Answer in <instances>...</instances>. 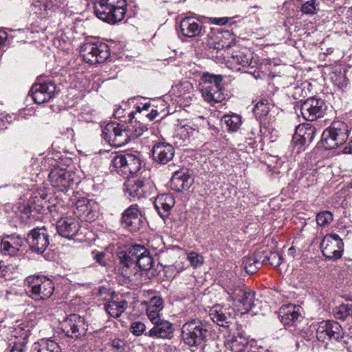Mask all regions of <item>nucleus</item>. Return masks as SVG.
Wrapping results in <instances>:
<instances>
[{
	"instance_id": "53",
	"label": "nucleus",
	"mask_w": 352,
	"mask_h": 352,
	"mask_svg": "<svg viewBox=\"0 0 352 352\" xmlns=\"http://www.w3.org/2000/svg\"><path fill=\"white\" fill-rule=\"evenodd\" d=\"M94 260L102 266L106 265L104 261V254L102 252L98 253L94 256Z\"/></svg>"
},
{
	"instance_id": "2",
	"label": "nucleus",
	"mask_w": 352,
	"mask_h": 352,
	"mask_svg": "<svg viewBox=\"0 0 352 352\" xmlns=\"http://www.w3.org/2000/svg\"><path fill=\"white\" fill-rule=\"evenodd\" d=\"M126 6V0H95L93 8L97 18L115 24L124 18Z\"/></svg>"
},
{
	"instance_id": "51",
	"label": "nucleus",
	"mask_w": 352,
	"mask_h": 352,
	"mask_svg": "<svg viewBox=\"0 0 352 352\" xmlns=\"http://www.w3.org/2000/svg\"><path fill=\"white\" fill-rule=\"evenodd\" d=\"M25 342L21 341L15 343L10 350V352H25Z\"/></svg>"
},
{
	"instance_id": "48",
	"label": "nucleus",
	"mask_w": 352,
	"mask_h": 352,
	"mask_svg": "<svg viewBox=\"0 0 352 352\" xmlns=\"http://www.w3.org/2000/svg\"><path fill=\"white\" fill-rule=\"evenodd\" d=\"M145 329H146L145 324L143 322H140V321L133 322L131 324V327H130L131 332L136 336H139L142 335L143 333V332L145 331Z\"/></svg>"
},
{
	"instance_id": "49",
	"label": "nucleus",
	"mask_w": 352,
	"mask_h": 352,
	"mask_svg": "<svg viewBox=\"0 0 352 352\" xmlns=\"http://www.w3.org/2000/svg\"><path fill=\"white\" fill-rule=\"evenodd\" d=\"M184 129L189 136L193 135L195 133H201L203 130L201 125H199L197 123L186 124L184 126Z\"/></svg>"
},
{
	"instance_id": "20",
	"label": "nucleus",
	"mask_w": 352,
	"mask_h": 352,
	"mask_svg": "<svg viewBox=\"0 0 352 352\" xmlns=\"http://www.w3.org/2000/svg\"><path fill=\"white\" fill-rule=\"evenodd\" d=\"M56 85L52 82L35 84L31 89V96L37 104L48 102L54 96Z\"/></svg>"
},
{
	"instance_id": "60",
	"label": "nucleus",
	"mask_w": 352,
	"mask_h": 352,
	"mask_svg": "<svg viewBox=\"0 0 352 352\" xmlns=\"http://www.w3.org/2000/svg\"><path fill=\"white\" fill-rule=\"evenodd\" d=\"M347 15H348L349 17H351L352 18V8H351L349 10H348Z\"/></svg>"
},
{
	"instance_id": "23",
	"label": "nucleus",
	"mask_w": 352,
	"mask_h": 352,
	"mask_svg": "<svg viewBox=\"0 0 352 352\" xmlns=\"http://www.w3.org/2000/svg\"><path fill=\"white\" fill-rule=\"evenodd\" d=\"M95 204L87 199H78L76 203L74 213L75 215L85 221H92L95 219Z\"/></svg>"
},
{
	"instance_id": "42",
	"label": "nucleus",
	"mask_w": 352,
	"mask_h": 352,
	"mask_svg": "<svg viewBox=\"0 0 352 352\" xmlns=\"http://www.w3.org/2000/svg\"><path fill=\"white\" fill-rule=\"evenodd\" d=\"M127 126H130V132L132 135V139L139 138L148 129L147 126L143 124L141 122H135L133 125H127Z\"/></svg>"
},
{
	"instance_id": "30",
	"label": "nucleus",
	"mask_w": 352,
	"mask_h": 352,
	"mask_svg": "<svg viewBox=\"0 0 352 352\" xmlns=\"http://www.w3.org/2000/svg\"><path fill=\"white\" fill-rule=\"evenodd\" d=\"M146 314L151 322L161 318L160 313L163 309V300L160 296L151 297L146 302Z\"/></svg>"
},
{
	"instance_id": "34",
	"label": "nucleus",
	"mask_w": 352,
	"mask_h": 352,
	"mask_svg": "<svg viewBox=\"0 0 352 352\" xmlns=\"http://www.w3.org/2000/svg\"><path fill=\"white\" fill-rule=\"evenodd\" d=\"M131 134L130 132V126L120 124L117 129V134L116 135L113 145L115 147H121L126 144L131 139Z\"/></svg>"
},
{
	"instance_id": "7",
	"label": "nucleus",
	"mask_w": 352,
	"mask_h": 352,
	"mask_svg": "<svg viewBox=\"0 0 352 352\" xmlns=\"http://www.w3.org/2000/svg\"><path fill=\"white\" fill-rule=\"evenodd\" d=\"M110 168L111 172L129 178L140 170L141 162L138 155L132 153L118 155L112 160Z\"/></svg>"
},
{
	"instance_id": "52",
	"label": "nucleus",
	"mask_w": 352,
	"mask_h": 352,
	"mask_svg": "<svg viewBox=\"0 0 352 352\" xmlns=\"http://www.w3.org/2000/svg\"><path fill=\"white\" fill-rule=\"evenodd\" d=\"M124 343L120 340H114L112 342V347L118 351H122L124 350Z\"/></svg>"
},
{
	"instance_id": "24",
	"label": "nucleus",
	"mask_w": 352,
	"mask_h": 352,
	"mask_svg": "<svg viewBox=\"0 0 352 352\" xmlns=\"http://www.w3.org/2000/svg\"><path fill=\"white\" fill-rule=\"evenodd\" d=\"M56 229L60 236L67 239H72L78 234L80 224L75 219H61L57 222Z\"/></svg>"
},
{
	"instance_id": "1",
	"label": "nucleus",
	"mask_w": 352,
	"mask_h": 352,
	"mask_svg": "<svg viewBox=\"0 0 352 352\" xmlns=\"http://www.w3.org/2000/svg\"><path fill=\"white\" fill-rule=\"evenodd\" d=\"M122 274L124 277L130 278L135 274L136 267L143 270H148L153 266V258L149 251L142 245L131 246L123 256H120Z\"/></svg>"
},
{
	"instance_id": "35",
	"label": "nucleus",
	"mask_w": 352,
	"mask_h": 352,
	"mask_svg": "<svg viewBox=\"0 0 352 352\" xmlns=\"http://www.w3.org/2000/svg\"><path fill=\"white\" fill-rule=\"evenodd\" d=\"M128 307V302L122 300L120 302L109 301L104 305L107 312L113 318H118Z\"/></svg>"
},
{
	"instance_id": "36",
	"label": "nucleus",
	"mask_w": 352,
	"mask_h": 352,
	"mask_svg": "<svg viewBox=\"0 0 352 352\" xmlns=\"http://www.w3.org/2000/svg\"><path fill=\"white\" fill-rule=\"evenodd\" d=\"M31 352H60L58 344L52 340H41L33 344Z\"/></svg>"
},
{
	"instance_id": "27",
	"label": "nucleus",
	"mask_w": 352,
	"mask_h": 352,
	"mask_svg": "<svg viewBox=\"0 0 352 352\" xmlns=\"http://www.w3.org/2000/svg\"><path fill=\"white\" fill-rule=\"evenodd\" d=\"M23 243L19 235L11 234L4 236L0 243V250L6 255H14Z\"/></svg>"
},
{
	"instance_id": "33",
	"label": "nucleus",
	"mask_w": 352,
	"mask_h": 352,
	"mask_svg": "<svg viewBox=\"0 0 352 352\" xmlns=\"http://www.w3.org/2000/svg\"><path fill=\"white\" fill-rule=\"evenodd\" d=\"M248 344V339L242 333L233 336L227 342L226 346L232 352H243Z\"/></svg>"
},
{
	"instance_id": "9",
	"label": "nucleus",
	"mask_w": 352,
	"mask_h": 352,
	"mask_svg": "<svg viewBox=\"0 0 352 352\" xmlns=\"http://www.w3.org/2000/svg\"><path fill=\"white\" fill-rule=\"evenodd\" d=\"M83 60L91 65L104 62L110 55V49L104 43H87L80 48Z\"/></svg>"
},
{
	"instance_id": "12",
	"label": "nucleus",
	"mask_w": 352,
	"mask_h": 352,
	"mask_svg": "<svg viewBox=\"0 0 352 352\" xmlns=\"http://www.w3.org/2000/svg\"><path fill=\"white\" fill-rule=\"evenodd\" d=\"M344 243L336 233L327 234L320 243L322 254L329 259L336 260L342 256Z\"/></svg>"
},
{
	"instance_id": "39",
	"label": "nucleus",
	"mask_w": 352,
	"mask_h": 352,
	"mask_svg": "<svg viewBox=\"0 0 352 352\" xmlns=\"http://www.w3.org/2000/svg\"><path fill=\"white\" fill-rule=\"evenodd\" d=\"M215 35L216 36L214 43L210 44L211 45H212V47L214 49H216L217 50H222L230 46V41L223 40V38H226L227 36L231 35L229 31L218 32Z\"/></svg>"
},
{
	"instance_id": "14",
	"label": "nucleus",
	"mask_w": 352,
	"mask_h": 352,
	"mask_svg": "<svg viewBox=\"0 0 352 352\" xmlns=\"http://www.w3.org/2000/svg\"><path fill=\"white\" fill-rule=\"evenodd\" d=\"M327 110L324 101L320 98H309L301 104L300 112L306 120L314 121L322 117Z\"/></svg>"
},
{
	"instance_id": "15",
	"label": "nucleus",
	"mask_w": 352,
	"mask_h": 352,
	"mask_svg": "<svg viewBox=\"0 0 352 352\" xmlns=\"http://www.w3.org/2000/svg\"><path fill=\"white\" fill-rule=\"evenodd\" d=\"M49 237V233L45 227H38L28 233L26 241L30 250L37 254H42L50 244Z\"/></svg>"
},
{
	"instance_id": "5",
	"label": "nucleus",
	"mask_w": 352,
	"mask_h": 352,
	"mask_svg": "<svg viewBox=\"0 0 352 352\" xmlns=\"http://www.w3.org/2000/svg\"><path fill=\"white\" fill-rule=\"evenodd\" d=\"M27 293L35 300L50 298L54 291L52 280L44 276H31L25 279Z\"/></svg>"
},
{
	"instance_id": "47",
	"label": "nucleus",
	"mask_w": 352,
	"mask_h": 352,
	"mask_svg": "<svg viewBox=\"0 0 352 352\" xmlns=\"http://www.w3.org/2000/svg\"><path fill=\"white\" fill-rule=\"evenodd\" d=\"M351 313V308L347 305H342L338 307L335 313L338 319L345 320Z\"/></svg>"
},
{
	"instance_id": "31",
	"label": "nucleus",
	"mask_w": 352,
	"mask_h": 352,
	"mask_svg": "<svg viewBox=\"0 0 352 352\" xmlns=\"http://www.w3.org/2000/svg\"><path fill=\"white\" fill-rule=\"evenodd\" d=\"M252 56L250 54H247L243 50L233 51L228 62L235 67L236 70H240L241 67H245L251 64Z\"/></svg>"
},
{
	"instance_id": "32",
	"label": "nucleus",
	"mask_w": 352,
	"mask_h": 352,
	"mask_svg": "<svg viewBox=\"0 0 352 352\" xmlns=\"http://www.w3.org/2000/svg\"><path fill=\"white\" fill-rule=\"evenodd\" d=\"M209 315L213 322L217 323L219 326L223 327H229V324L230 323V319L232 317V314L230 312H226L225 308L219 306H214L210 309Z\"/></svg>"
},
{
	"instance_id": "55",
	"label": "nucleus",
	"mask_w": 352,
	"mask_h": 352,
	"mask_svg": "<svg viewBox=\"0 0 352 352\" xmlns=\"http://www.w3.org/2000/svg\"><path fill=\"white\" fill-rule=\"evenodd\" d=\"M157 115H158V112H157V110H154V109H153V110L151 111V113H148V114L146 115V117H147L150 120H154V119L157 117Z\"/></svg>"
},
{
	"instance_id": "21",
	"label": "nucleus",
	"mask_w": 352,
	"mask_h": 352,
	"mask_svg": "<svg viewBox=\"0 0 352 352\" xmlns=\"http://www.w3.org/2000/svg\"><path fill=\"white\" fill-rule=\"evenodd\" d=\"M175 155L174 147L164 142L155 143L152 148V158L159 164H166L171 161Z\"/></svg>"
},
{
	"instance_id": "6",
	"label": "nucleus",
	"mask_w": 352,
	"mask_h": 352,
	"mask_svg": "<svg viewBox=\"0 0 352 352\" xmlns=\"http://www.w3.org/2000/svg\"><path fill=\"white\" fill-rule=\"evenodd\" d=\"M201 87L202 96L208 103L213 104L221 102L225 99L224 89L221 82V75H213L208 73L203 74Z\"/></svg>"
},
{
	"instance_id": "41",
	"label": "nucleus",
	"mask_w": 352,
	"mask_h": 352,
	"mask_svg": "<svg viewBox=\"0 0 352 352\" xmlns=\"http://www.w3.org/2000/svg\"><path fill=\"white\" fill-rule=\"evenodd\" d=\"M12 335L16 338H20L25 342L30 335V328L24 324H20L15 327L12 331Z\"/></svg>"
},
{
	"instance_id": "28",
	"label": "nucleus",
	"mask_w": 352,
	"mask_h": 352,
	"mask_svg": "<svg viewBox=\"0 0 352 352\" xmlns=\"http://www.w3.org/2000/svg\"><path fill=\"white\" fill-rule=\"evenodd\" d=\"M316 129L307 125H299L296 130V133L293 137L292 142L296 145L302 146L309 144L312 142L315 137Z\"/></svg>"
},
{
	"instance_id": "54",
	"label": "nucleus",
	"mask_w": 352,
	"mask_h": 352,
	"mask_svg": "<svg viewBox=\"0 0 352 352\" xmlns=\"http://www.w3.org/2000/svg\"><path fill=\"white\" fill-rule=\"evenodd\" d=\"M7 273V267L0 263V278L6 277Z\"/></svg>"
},
{
	"instance_id": "40",
	"label": "nucleus",
	"mask_w": 352,
	"mask_h": 352,
	"mask_svg": "<svg viewBox=\"0 0 352 352\" xmlns=\"http://www.w3.org/2000/svg\"><path fill=\"white\" fill-rule=\"evenodd\" d=\"M333 220V214L328 210L318 212L316 217V221L318 226L324 227L329 225Z\"/></svg>"
},
{
	"instance_id": "17",
	"label": "nucleus",
	"mask_w": 352,
	"mask_h": 352,
	"mask_svg": "<svg viewBox=\"0 0 352 352\" xmlns=\"http://www.w3.org/2000/svg\"><path fill=\"white\" fill-rule=\"evenodd\" d=\"M179 26L183 40L201 36L204 33L203 23L195 17L186 16L182 19Z\"/></svg>"
},
{
	"instance_id": "44",
	"label": "nucleus",
	"mask_w": 352,
	"mask_h": 352,
	"mask_svg": "<svg viewBox=\"0 0 352 352\" xmlns=\"http://www.w3.org/2000/svg\"><path fill=\"white\" fill-rule=\"evenodd\" d=\"M319 10V5L316 0H309L301 7V11L305 14H314Z\"/></svg>"
},
{
	"instance_id": "50",
	"label": "nucleus",
	"mask_w": 352,
	"mask_h": 352,
	"mask_svg": "<svg viewBox=\"0 0 352 352\" xmlns=\"http://www.w3.org/2000/svg\"><path fill=\"white\" fill-rule=\"evenodd\" d=\"M230 19H231L228 17H211L209 19V22L217 25H223L226 24Z\"/></svg>"
},
{
	"instance_id": "8",
	"label": "nucleus",
	"mask_w": 352,
	"mask_h": 352,
	"mask_svg": "<svg viewBox=\"0 0 352 352\" xmlns=\"http://www.w3.org/2000/svg\"><path fill=\"white\" fill-rule=\"evenodd\" d=\"M227 292L232 301V305L241 314H245L253 307L254 292L250 289L241 286H232L229 287Z\"/></svg>"
},
{
	"instance_id": "18",
	"label": "nucleus",
	"mask_w": 352,
	"mask_h": 352,
	"mask_svg": "<svg viewBox=\"0 0 352 352\" xmlns=\"http://www.w3.org/2000/svg\"><path fill=\"white\" fill-rule=\"evenodd\" d=\"M152 323L153 327L145 333V336L163 340H170L173 338L175 329L173 323L163 318Z\"/></svg>"
},
{
	"instance_id": "3",
	"label": "nucleus",
	"mask_w": 352,
	"mask_h": 352,
	"mask_svg": "<svg viewBox=\"0 0 352 352\" xmlns=\"http://www.w3.org/2000/svg\"><path fill=\"white\" fill-rule=\"evenodd\" d=\"M210 324L197 319L185 322L182 327L181 337L185 344L197 346L206 341L210 336Z\"/></svg>"
},
{
	"instance_id": "59",
	"label": "nucleus",
	"mask_w": 352,
	"mask_h": 352,
	"mask_svg": "<svg viewBox=\"0 0 352 352\" xmlns=\"http://www.w3.org/2000/svg\"><path fill=\"white\" fill-rule=\"evenodd\" d=\"M4 125H5L4 122L1 119H0V129H3L4 127Z\"/></svg>"
},
{
	"instance_id": "46",
	"label": "nucleus",
	"mask_w": 352,
	"mask_h": 352,
	"mask_svg": "<svg viewBox=\"0 0 352 352\" xmlns=\"http://www.w3.org/2000/svg\"><path fill=\"white\" fill-rule=\"evenodd\" d=\"M265 256L266 262L268 261L272 266L278 267L280 265L282 258L278 252H271L269 254L265 253Z\"/></svg>"
},
{
	"instance_id": "57",
	"label": "nucleus",
	"mask_w": 352,
	"mask_h": 352,
	"mask_svg": "<svg viewBox=\"0 0 352 352\" xmlns=\"http://www.w3.org/2000/svg\"><path fill=\"white\" fill-rule=\"evenodd\" d=\"M296 251V248L294 246H292L288 250V254L294 257Z\"/></svg>"
},
{
	"instance_id": "25",
	"label": "nucleus",
	"mask_w": 352,
	"mask_h": 352,
	"mask_svg": "<svg viewBox=\"0 0 352 352\" xmlns=\"http://www.w3.org/2000/svg\"><path fill=\"white\" fill-rule=\"evenodd\" d=\"M175 204V197L171 194L160 195L154 201L155 208L162 219H166L169 216Z\"/></svg>"
},
{
	"instance_id": "11",
	"label": "nucleus",
	"mask_w": 352,
	"mask_h": 352,
	"mask_svg": "<svg viewBox=\"0 0 352 352\" xmlns=\"http://www.w3.org/2000/svg\"><path fill=\"white\" fill-rule=\"evenodd\" d=\"M87 327L84 318L72 314L61 322V330L65 336L74 340H80L87 333Z\"/></svg>"
},
{
	"instance_id": "19",
	"label": "nucleus",
	"mask_w": 352,
	"mask_h": 352,
	"mask_svg": "<svg viewBox=\"0 0 352 352\" xmlns=\"http://www.w3.org/2000/svg\"><path fill=\"white\" fill-rule=\"evenodd\" d=\"M279 317L285 326H297L303 320L301 308L292 304L285 305L279 309Z\"/></svg>"
},
{
	"instance_id": "61",
	"label": "nucleus",
	"mask_w": 352,
	"mask_h": 352,
	"mask_svg": "<svg viewBox=\"0 0 352 352\" xmlns=\"http://www.w3.org/2000/svg\"><path fill=\"white\" fill-rule=\"evenodd\" d=\"M349 152L352 153V140L349 143Z\"/></svg>"
},
{
	"instance_id": "45",
	"label": "nucleus",
	"mask_w": 352,
	"mask_h": 352,
	"mask_svg": "<svg viewBox=\"0 0 352 352\" xmlns=\"http://www.w3.org/2000/svg\"><path fill=\"white\" fill-rule=\"evenodd\" d=\"M270 111V105L267 100H261L258 102L255 107L254 112L256 114L261 116H266Z\"/></svg>"
},
{
	"instance_id": "29",
	"label": "nucleus",
	"mask_w": 352,
	"mask_h": 352,
	"mask_svg": "<svg viewBox=\"0 0 352 352\" xmlns=\"http://www.w3.org/2000/svg\"><path fill=\"white\" fill-rule=\"evenodd\" d=\"M147 186L140 179H130L125 182V191L132 197L140 198L146 193Z\"/></svg>"
},
{
	"instance_id": "58",
	"label": "nucleus",
	"mask_w": 352,
	"mask_h": 352,
	"mask_svg": "<svg viewBox=\"0 0 352 352\" xmlns=\"http://www.w3.org/2000/svg\"><path fill=\"white\" fill-rule=\"evenodd\" d=\"M150 107H151L150 103L146 102V103L143 104L142 109L143 110H148Z\"/></svg>"
},
{
	"instance_id": "4",
	"label": "nucleus",
	"mask_w": 352,
	"mask_h": 352,
	"mask_svg": "<svg viewBox=\"0 0 352 352\" xmlns=\"http://www.w3.org/2000/svg\"><path fill=\"white\" fill-rule=\"evenodd\" d=\"M349 127L342 121L336 120L326 129L322 136L323 146L326 149H334L345 143L349 135Z\"/></svg>"
},
{
	"instance_id": "22",
	"label": "nucleus",
	"mask_w": 352,
	"mask_h": 352,
	"mask_svg": "<svg viewBox=\"0 0 352 352\" xmlns=\"http://www.w3.org/2000/svg\"><path fill=\"white\" fill-rule=\"evenodd\" d=\"M193 184V178L186 168H181L173 172L170 179L173 190L177 192L187 190Z\"/></svg>"
},
{
	"instance_id": "56",
	"label": "nucleus",
	"mask_w": 352,
	"mask_h": 352,
	"mask_svg": "<svg viewBox=\"0 0 352 352\" xmlns=\"http://www.w3.org/2000/svg\"><path fill=\"white\" fill-rule=\"evenodd\" d=\"M250 134H251V136H250V139L252 140V139H254L256 138V135H258V131L257 129H254L253 128H252L251 131H250Z\"/></svg>"
},
{
	"instance_id": "13",
	"label": "nucleus",
	"mask_w": 352,
	"mask_h": 352,
	"mask_svg": "<svg viewBox=\"0 0 352 352\" xmlns=\"http://www.w3.org/2000/svg\"><path fill=\"white\" fill-rule=\"evenodd\" d=\"M144 223V218L137 204L131 205L122 213L121 225L130 232L140 230Z\"/></svg>"
},
{
	"instance_id": "38",
	"label": "nucleus",
	"mask_w": 352,
	"mask_h": 352,
	"mask_svg": "<svg viewBox=\"0 0 352 352\" xmlns=\"http://www.w3.org/2000/svg\"><path fill=\"white\" fill-rule=\"evenodd\" d=\"M120 124L116 122H110L107 124L102 130V138L111 146L113 145L114 140L117 134V129Z\"/></svg>"
},
{
	"instance_id": "37",
	"label": "nucleus",
	"mask_w": 352,
	"mask_h": 352,
	"mask_svg": "<svg viewBox=\"0 0 352 352\" xmlns=\"http://www.w3.org/2000/svg\"><path fill=\"white\" fill-rule=\"evenodd\" d=\"M221 124L226 126V129L230 131H236L241 125V117L239 115L233 113L224 115L221 120Z\"/></svg>"
},
{
	"instance_id": "26",
	"label": "nucleus",
	"mask_w": 352,
	"mask_h": 352,
	"mask_svg": "<svg viewBox=\"0 0 352 352\" xmlns=\"http://www.w3.org/2000/svg\"><path fill=\"white\" fill-rule=\"evenodd\" d=\"M266 263V257L264 251H258L254 254L245 256L243 260V265L248 274H254Z\"/></svg>"
},
{
	"instance_id": "16",
	"label": "nucleus",
	"mask_w": 352,
	"mask_h": 352,
	"mask_svg": "<svg viewBox=\"0 0 352 352\" xmlns=\"http://www.w3.org/2000/svg\"><path fill=\"white\" fill-rule=\"evenodd\" d=\"M74 173L61 168L54 169L49 174L52 186L62 192L67 191L74 185Z\"/></svg>"
},
{
	"instance_id": "10",
	"label": "nucleus",
	"mask_w": 352,
	"mask_h": 352,
	"mask_svg": "<svg viewBox=\"0 0 352 352\" xmlns=\"http://www.w3.org/2000/svg\"><path fill=\"white\" fill-rule=\"evenodd\" d=\"M315 330L317 340L325 343L339 342L344 335L341 325L333 320H324L319 322Z\"/></svg>"
},
{
	"instance_id": "43",
	"label": "nucleus",
	"mask_w": 352,
	"mask_h": 352,
	"mask_svg": "<svg viewBox=\"0 0 352 352\" xmlns=\"http://www.w3.org/2000/svg\"><path fill=\"white\" fill-rule=\"evenodd\" d=\"M187 259L194 268L201 267L204 262V257L199 253L192 251L187 254Z\"/></svg>"
}]
</instances>
